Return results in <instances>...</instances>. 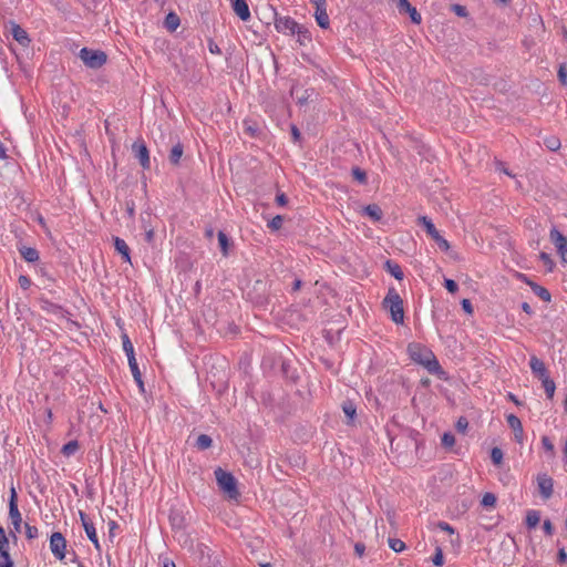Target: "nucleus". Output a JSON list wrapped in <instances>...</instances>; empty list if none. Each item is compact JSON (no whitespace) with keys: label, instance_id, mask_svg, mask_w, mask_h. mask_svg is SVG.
Instances as JSON below:
<instances>
[{"label":"nucleus","instance_id":"obj_58","mask_svg":"<svg viewBox=\"0 0 567 567\" xmlns=\"http://www.w3.org/2000/svg\"><path fill=\"white\" fill-rule=\"evenodd\" d=\"M558 561L560 564H565L567 561V554L564 548L559 549L558 551Z\"/></svg>","mask_w":567,"mask_h":567},{"label":"nucleus","instance_id":"obj_48","mask_svg":"<svg viewBox=\"0 0 567 567\" xmlns=\"http://www.w3.org/2000/svg\"><path fill=\"white\" fill-rule=\"evenodd\" d=\"M18 282L19 286L24 290L29 289L31 286V280L24 275L19 276Z\"/></svg>","mask_w":567,"mask_h":567},{"label":"nucleus","instance_id":"obj_43","mask_svg":"<svg viewBox=\"0 0 567 567\" xmlns=\"http://www.w3.org/2000/svg\"><path fill=\"white\" fill-rule=\"evenodd\" d=\"M542 445L544 447V450L550 454H554V444L553 442L550 441L549 437L547 436H543L542 437Z\"/></svg>","mask_w":567,"mask_h":567},{"label":"nucleus","instance_id":"obj_29","mask_svg":"<svg viewBox=\"0 0 567 567\" xmlns=\"http://www.w3.org/2000/svg\"><path fill=\"white\" fill-rule=\"evenodd\" d=\"M182 155H183V147L181 144H177V145L173 146V148L171 151L169 161L173 164H178Z\"/></svg>","mask_w":567,"mask_h":567},{"label":"nucleus","instance_id":"obj_16","mask_svg":"<svg viewBox=\"0 0 567 567\" xmlns=\"http://www.w3.org/2000/svg\"><path fill=\"white\" fill-rule=\"evenodd\" d=\"M315 18L318 25L322 29H328L330 25L329 16L327 13V6L316 8Z\"/></svg>","mask_w":567,"mask_h":567},{"label":"nucleus","instance_id":"obj_22","mask_svg":"<svg viewBox=\"0 0 567 567\" xmlns=\"http://www.w3.org/2000/svg\"><path fill=\"white\" fill-rule=\"evenodd\" d=\"M544 145L551 152H556L560 148V140L555 135L544 137Z\"/></svg>","mask_w":567,"mask_h":567},{"label":"nucleus","instance_id":"obj_5","mask_svg":"<svg viewBox=\"0 0 567 567\" xmlns=\"http://www.w3.org/2000/svg\"><path fill=\"white\" fill-rule=\"evenodd\" d=\"M82 62L91 69H99L106 62V54L101 50L81 49L79 53Z\"/></svg>","mask_w":567,"mask_h":567},{"label":"nucleus","instance_id":"obj_1","mask_svg":"<svg viewBox=\"0 0 567 567\" xmlns=\"http://www.w3.org/2000/svg\"><path fill=\"white\" fill-rule=\"evenodd\" d=\"M408 352L414 362L423 365L430 373L439 377L444 375V371L442 370L439 361L429 348L421 343H411L408 347Z\"/></svg>","mask_w":567,"mask_h":567},{"label":"nucleus","instance_id":"obj_15","mask_svg":"<svg viewBox=\"0 0 567 567\" xmlns=\"http://www.w3.org/2000/svg\"><path fill=\"white\" fill-rule=\"evenodd\" d=\"M233 9L243 21L249 20L250 11L245 0H235L233 2Z\"/></svg>","mask_w":567,"mask_h":567},{"label":"nucleus","instance_id":"obj_45","mask_svg":"<svg viewBox=\"0 0 567 567\" xmlns=\"http://www.w3.org/2000/svg\"><path fill=\"white\" fill-rule=\"evenodd\" d=\"M444 287L446 288V290L451 293H455L457 291V284L452 280V279H445L444 280Z\"/></svg>","mask_w":567,"mask_h":567},{"label":"nucleus","instance_id":"obj_38","mask_svg":"<svg viewBox=\"0 0 567 567\" xmlns=\"http://www.w3.org/2000/svg\"><path fill=\"white\" fill-rule=\"evenodd\" d=\"M441 441L443 446L452 447L455 443V437L451 433H444Z\"/></svg>","mask_w":567,"mask_h":567},{"label":"nucleus","instance_id":"obj_63","mask_svg":"<svg viewBox=\"0 0 567 567\" xmlns=\"http://www.w3.org/2000/svg\"><path fill=\"white\" fill-rule=\"evenodd\" d=\"M507 396H508V399H509L511 401H513L516 405H520V404H522V402H520V401H519V400H518V399H517L513 393H508V394H507Z\"/></svg>","mask_w":567,"mask_h":567},{"label":"nucleus","instance_id":"obj_51","mask_svg":"<svg viewBox=\"0 0 567 567\" xmlns=\"http://www.w3.org/2000/svg\"><path fill=\"white\" fill-rule=\"evenodd\" d=\"M468 426V422L465 417H460L456 422V429L460 432H465Z\"/></svg>","mask_w":567,"mask_h":567},{"label":"nucleus","instance_id":"obj_8","mask_svg":"<svg viewBox=\"0 0 567 567\" xmlns=\"http://www.w3.org/2000/svg\"><path fill=\"white\" fill-rule=\"evenodd\" d=\"M80 520L82 524V527L87 536V538L92 542L95 549L97 551H101V544L99 542L97 533L94 523L92 519L82 511L79 512Z\"/></svg>","mask_w":567,"mask_h":567},{"label":"nucleus","instance_id":"obj_6","mask_svg":"<svg viewBox=\"0 0 567 567\" xmlns=\"http://www.w3.org/2000/svg\"><path fill=\"white\" fill-rule=\"evenodd\" d=\"M49 547L56 560L63 561L65 559L68 543L65 537L60 532H54L50 536Z\"/></svg>","mask_w":567,"mask_h":567},{"label":"nucleus","instance_id":"obj_4","mask_svg":"<svg viewBox=\"0 0 567 567\" xmlns=\"http://www.w3.org/2000/svg\"><path fill=\"white\" fill-rule=\"evenodd\" d=\"M417 223L422 225L426 234L436 243L442 251L447 252L451 248L450 243L441 236L432 220L426 216H420Z\"/></svg>","mask_w":567,"mask_h":567},{"label":"nucleus","instance_id":"obj_40","mask_svg":"<svg viewBox=\"0 0 567 567\" xmlns=\"http://www.w3.org/2000/svg\"><path fill=\"white\" fill-rule=\"evenodd\" d=\"M282 217L280 215L275 216L268 224L269 228L272 230H278L282 226Z\"/></svg>","mask_w":567,"mask_h":567},{"label":"nucleus","instance_id":"obj_37","mask_svg":"<svg viewBox=\"0 0 567 567\" xmlns=\"http://www.w3.org/2000/svg\"><path fill=\"white\" fill-rule=\"evenodd\" d=\"M496 502V497L493 493H486L484 496H483V499H482V505L484 507H489V506H493Z\"/></svg>","mask_w":567,"mask_h":567},{"label":"nucleus","instance_id":"obj_17","mask_svg":"<svg viewBox=\"0 0 567 567\" xmlns=\"http://www.w3.org/2000/svg\"><path fill=\"white\" fill-rule=\"evenodd\" d=\"M9 518L13 526V530L16 533H20L21 524H22V516H21V513L19 512L18 505L12 504L11 508H9Z\"/></svg>","mask_w":567,"mask_h":567},{"label":"nucleus","instance_id":"obj_62","mask_svg":"<svg viewBox=\"0 0 567 567\" xmlns=\"http://www.w3.org/2000/svg\"><path fill=\"white\" fill-rule=\"evenodd\" d=\"M291 133H292L293 140L298 141L299 137H300V133H299V131H298V128L296 126L291 127Z\"/></svg>","mask_w":567,"mask_h":567},{"label":"nucleus","instance_id":"obj_47","mask_svg":"<svg viewBox=\"0 0 567 567\" xmlns=\"http://www.w3.org/2000/svg\"><path fill=\"white\" fill-rule=\"evenodd\" d=\"M9 547V540L4 534V530L2 527H0V550L8 549Z\"/></svg>","mask_w":567,"mask_h":567},{"label":"nucleus","instance_id":"obj_35","mask_svg":"<svg viewBox=\"0 0 567 567\" xmlns=\"http://www.w3.org/2000/svg\"><path fill=\"white\" fill-rule=\"evenodd\" d=\"M352 175L361 184H364L367 182V174H365V172L360 169L359 167H354L352 169Z\"/></svg>","mask_w":567,"mask_h":567},{"label":"nucleus","instance_id":"obj_11","mask_svg":"<svg viewBox=\"0 0 567 567\" xmlns=\"http://www.w3.org/2000/svg\"><path fill=\"white\" fill-rule=\"evenodd\" d=\"M537 485L544 499H548L553 495L554 482L547 474H539L537 476Z\"/></svg>","mask_w":567,"mask_h":567},{"label":"nucleus","instance_id":"obj_19","mask_svg":"<svg viewBox=\"0 0 567 567\" xmlns=\"http://www.w3.org/2000/svg\"><path fill=\"white\" fill-rule=\"evenodd\" d=\"M127 360H128V365H130L131 372L133 374V378L136 381V383L138 384L140 389L143 391L144 390V384H143V381H142V374H141V371L138 369L135 355L128 357Z\"/></svg>","mask_w":567,"mask_h":567},{"label":"nucleus","instance_id":"obj_36","mask_svg":"<svg viewBox=\"0 0 567 567\" xmlns=\"http://www.w3.org/2000/svg\"><path fill=\"white\" fill-rule=\"evenodd\" d=\"M405 13H408L410 16L413 23H415V24L421 23L422 17L414 7H411Z\"/></svg>","mask_w":567,"mask_h":567},{"label":"nucleus","instance_id":"obj_53","mask_svg":"<svg viewBox=\"0 0 567 567\" xmlns=\"http://www.w3.org/2000/svg\"><path fill=\"white\" fill-rule=\"evenodd\" d=\"M167 23L172 29H175L178 25V19L175 14L171 13L167 16Z\"/></svg>","mask_w":567,"mask_h":567},{"label":"nucleus","instance_id":"obj_20","mask_svg":"<svg viewBox=\"0 0 567 567\" xmlns=\"http://www.w3.org/2000/svg\"><path fill=\"white\" fill-rule=\"evenodd\" d=\"M363 214H365L374 221H379L383 216L381 208L377 204L365 206L363 208Z\"/></svg>","mask_w":567,"mask_h":567},{"label":"nucleus","instance_id":"obj_59","mask_svg":"<svg viewBox=\"0 0 567 567\" xmlns=\"http://www.w3.org/2000/svg\"><path fill=\"white\" fill-rule=\"evenodd\" d=\"M276 202H277V203H278V205H280V206L286 205V204H287V197H286V195H285V194H282V193H281V194H278V195L276 196Z\"/></svg>","mask_w":567,"mask_h":567},{"label":"nucleus","instance_id":"obj_28","mask_svg":"<svg viewBox=\"0 0 567 567\" xmlns=\"http://www.w3.org/2000/svg\"><path fill=\"white\" fill-rule=\"evenodd\" d=\"M213 440L206 434H200L196 440V446L199 450H206L212 446Z\"/></svg>","mask_w":567,"mask_h":567},{"label":"nucleus","instance_id":"obj_57","mask_svg":"<svg viewBox=\"0 0 567 567\" xmlns=\"http://www.w3.org/2000/svg\"><path fill=\"white\" fill-rule=\"evenodd\" d=\"M437 527L441 528L442 530L450 533V534L454 533L453 528L447 523L441 522V523H439Z\"/></svg>","mask_w":567,"mask_h":567},{"label":"nucleus","instance_id":"obj_50","mask_svg":"<svg viewBox=\"0 0 567 567\" xmlns=\"http://www.w3.org/2000/svg\"><path fill=\"white\" fill-rule=\"evenodd\" d=\"M432 560L435 566L443 565L444 560H443V553H442L441 548H436L435 555Z\"/></svg>","mask_w":567,"mask_h":567},{"label":"nucleus","instance_id":"obj_30","mask_svg":"<svg viewBox=\"0 0 567 567\" xmlns=\"http://www.w3.org/2000/svg\"><path fill=\"white\" fill-rule=\"evenodd\" d=\"M218 243L224 256L228 255L229 240L224 231L218 233Z\"/></svg>","mask_w":567,"mask_h":567},{"label":"nucleus","instance_id":"obj_32","mask_svg":"<svg viewBox=\"0 0 567 567\" xmlns=\"http://www.w3.org/2000/svg\"><path fill=\"white\" fill-rule=\"evenodd\" d=\"M0 567H13L8 549L0 550Z\"/></svg>","mask_w":567,"mask_h":567},{"label":"nucleus","instance_id":"obj_54","mask_svg":"<svg viewBox=\"0 0 567 567\" xmlns=\"http://www.w3.org/2000/svg\"><path fill=\"white\" fill-rule=\"evenodd\" d=\"M461 303H462V308L465 312H467L468 315H471L473 312V308H472L471 301L468 299H463Z\"/></svg>","mask_w":567,"mask_h":567},{"label":"nucleus","instance_id":"obj_56","mask_svg":"<svg viewBox=\"0 0 567 567\" xmlns=\"http://www.w3.org/2000/svg\"><path fill=\"white\" fill-rule=\"evenodd\" d=\"M12 504L13 505H18V503H17V492H16L14 487H11V489H10L9 508H11Z\"/></svg>","mask_w":567,"mask_h":567},{"label":"nucleus","instance_id":"obj_12","mask_svg":"<svg viewBox=\"0 0 567 567\" xmlns=\"http://www.w3.org/2000/svg\"><path fill=\"white\" fill-rule=\"evenodd\" d=\"M529 367L532 372L540 380L545 377H548V371L545 367V363L538 359L536 355H532L529 360Z\"/></svg>","mask_w":567,"mask_h":567},{"label":"nucleus","instance_id":"obj_41","mask_svg":"<svg viewBox=\"0 0 567 567\" xmlns=\"http://www.w3.org/2000/svg\"><path fill=\"white\" fill-rule=\"evenodd\" d=\"M24 528H25V536L29 539H34V538L38 537L39 530H38V528L35 526H31L29 524H25Z\"/></svg>","mask_w":567,"mask_h":567},{"label":"nucleus","instance_id":"obj_39","mask_svg":"<svg viewBox=\"0 0 567 567\" xmlns=\"http://www.w3.org/2000/svg\"><path fill=\"white\" fill-rule=\"evenodd\" d=\"M540 259L544 262V265L546 266L547 270L553 271L555 264H554L553 259L550 258V256L546 252H542Z\"/></svg>","mask_w":567,"mask_h":567},{"label":"nucleus","instance_id":"obj_55","mask_svg":"<svg viewBox=\"0 0 567 567\" xmlns=\"http://www.w3.org/2000/svg\"><path fill=\"white\" fill-rule=\"evenodd\" d=\"M543 528H544V530H545V533H546L547 535H549V536H550V535H553V533H554V527H553V525H551L550 520H548V519H547V520H545V522H544V524H543Z\"/></svg>","mask_w":567,"mask_h":567},{"label":"nucleus","instance_id":"obj_52","mask_svg":"<svg viewBox=\"0 0 567 567\" xmlns=\"http://www.w3.org/2000/svg\"><path fill=\"white\" fill-rule=\"evenodd\" d=\"M400 12H406L412 6L409 0H396Z\"/></svg>","mask_w":567,"mask_h":567},{"label":"nucleus","instance_id":"obj_31","mask_svg":"<svg viewBox=\"0 0 567 567\" xmlns=\"http://www.w3.org/2000/svg\"><path fill=\"white\" fill-rule=\"evenodd\" d=\"M122 344H123V350L126 354V357H132V355H135L134 353V347L130 340V338L127 337V334H124L122 337Z\"/></svg>","mask_w":567,"mask_h":567},{"label":"nucleus","instance_id":"obj_61","mask_svg":"<svg viewBox=\"0 0 567 567\" xmlns=\"http://www.w3.org/2000/svg\"><path fill=\"white\" fill-rule=\"evenodd\" d=\"M522 309H523L527 315H532V313H533V310H532L530 306H529L527 302H523V305H522Z\"/></svg>","mask_w":567,"mask_h":567},{"label":"nucleus","instance_id":"obj_10","mask_svg":"<svg viewBox=\"0 0 567 567\" xmlns=\"http://www.w3.org/2000/svg\"><path fill=\"white\" fill-rule=\"evenodd\" d=\"M132 151L135 157L140 161V164L143 168H150V153L148 150L142 140H137L132 145Z\"/></svg>","mask_w":567,"mask_h":567},{"label":"nucleus","instance_id":"obj_18","mask_svg":"<svg viewBox=\"0 0 567 567\" xmlns=\"http://www.w3.org/2000/svg\"><path fill=\"white\" fill-rule=\"evenodd\" d=\"M115 250L122 256V258L131 264L130 248L124 239L120 237L114 238Z\"/></svg>","mask_w":567,"mask_h":567},{"label":"nucleus","instance_id":"obj_13","mask_svg":"<svg viewBox=\"0 0 567 567\" xmlns=\"http://www.w3.org/2000/svg\"><path fill=\"white\" fill-rule=\"evenodd\" d=\"M11 34L13 39L22 47H28L30 38L24 29L17 23H11Z\"/></svg>","mask_w":567,"mask_h":567},{"label":"nucleus","instance_id":"obj_33","mask_svg":"<svg viewBox=\"0 0 567 567\" xmlns=\"http://www.w3.org/2000/svg\"><path fill=\"white\" fill-rule=\"evenodd\" d=\"M512 430H513V433H514V440L519 445H523L525 435H524V430H523L522 423L517 427H513Z\"/></svg>","mask_w":567,"mask_h":567},{"label":"nucleus","instance_id":"obj_14","mask_svg":"<svg viewBox=\"0 0 567 567\" xmlns=\"http://www.w3.org/2000/svg\"><path fill=\"white\" fill-rule=\"evenodd\" d=\"M523 277H524L525 282L530 287L532 291L537 297H539L545 302H550L551 295L545 287L539 286L538 284L528 280L525 276H523Z\"/></svg>","mask_w":567,"mask_h":567},{"label":"nucleus","instance_id":"obj_26","mask_svg":"<svg viewBox=\"0 0 567 567\" xmlns=\"http://www.w3.org/2000/svg\"><path fill=\"white\" fill-rule=\"evenodd\" d=\"M79 451V443L78 441H70L62 447V453L64 456L70 457L74 455Z\"/></svg>","mask_w":567,"mask_h":567},{"label":"nucleus","instance_id":"obj_21","mask_svg":"<svg viewBox=\"0 0 567 567\" xmlns=\"http://www.w3.org/2000/svg\"><path fill=\"white\" fill-rule=\"evenodd\" d=\"M295 35H297V41L300 45H307L311 42V34L309 30L305 25H299Z\"/></svg>","mask_w":567,"mask_h":567},{"label":"nucleus","instance_id":"obj_27","mask_svg":"<svg viewBox=\"0 0 567 567\" xmlns=\"http://www.w3.org/2000/svg\"><path fill=\"white\" fill-rule=\"evenodd\" d=\"M388 271L398 280L403 279V271L398 264L386 262Z\"/></svg>","mask_w":567,"mask_h":567},{"label":"nucleus","instance_id":"obj_2","mask_svg":"<svg viewBox=\"0 0 567 567\" xmlns=\"http://www.w3.org/2000/svg\"><path fill=\"white\" fill-rule=\"evenodd\" d=\"M383 307L391 315V319L398 323L402 324L404 322V310H403V300L394 288H390L384 300Z\"/></svg>","mask_w":567,"mask_h":567},{"label":"nucleus","instance_id":"obj_25","mask_svg":"<svg viewBox=\"0 0 567 567\" xmlns=\"http://www.w3.org/2000/svg\"><path fill=\"white\" fill-rule=\"evenodd\" d=\"M539 520H540V515H539V513L537 511H529V512H527L526 525L529 528H535L539 524Z\"/></svg>","mask_w":567,"mask_h":567},{"label":"nucleus","instance_id":"obj_49","mask_svg":"<svg viewBox=\"0 0 567 567\" xmlns=\"http://www.w3.org/2000/svg\"><path fill=\"white\" fill-rule=\"evenodd\" d=\"M452 11L458 16V17H466L467 16V11H466V8L461 6V4H453L452 6Z\"/></svg>","mask_w":567,"mask_h":567},{"label":"nucleus","instance_id":"obj_64","mask_svg":"<svg viewBox=\"0 0 567 567\" xmlns=\"http://www.w3.org/2000/svg\"><path fill=\"white\" fill-rule=\"evenodd\" d=\"M311 3L315 4L316 8L322 7L326 4V0H309Z\"/></svg>","mask_w":567,"mask_h":567},{"label":"nucleus","instance_id":"obj_24","mask_svg":"<svg viewBox=\"0 0 567 567\" xmlns=\"http://www.w3.org/2000/svg\"><path fill=\"white\" fill-rule=\"evenodd\" d=\"M21 255L29 262H34L39 259L38 250L31 247H23L21 249Z\"/></svg>","mask_w":567,"mask_h":567},{"label":"nucleus","instance_id":"obj_46","mask_svg":"<svg viewBox=\"0 0 567 567\" xmlns=\"http://www.w3.org/2000/svg\"><path fill=\"white\" fill-rule=\"evenodd\" d=\"M506 420L511 429L517 427L522 423L520 420L512 413L506 415Z\"/></svg>","mask_w":567,"mask_h":567},{"label":"nucleus","instance_id":"obj_7","mask_svg":"<svg viewBox=\"0 0 567 567\" xmlns=\"http://www.w3.org/2000/svg\"><path fill=\"white\" fill-rule=\"evenodd\" d=\"M274 25L279 33L285 35H295L300 24L288 16H279L276 13Z\"/></svg>","mask_w":567,"mask_h":567},{"label":"nucleus","instance_id":"obj_9","mask_svg":"<svg viewBox=\"0 0 567 567\" xmlns=\"http://www.w3.org/2000/svg\"><path fill=\"white\" fill-rule=\"evenodd\" d=\"M551 243L564 262H567V238L556 228L553 227L549 234Z\"/></svg>","mask_w":567,"mask_h":567},{"label":"nucleus","instance_id":"obj_3","mask_svg":"<svg viewBox=\"0 0 567 567\" xmlns=\"http://www.w3.org/2000/svg\"><path fill=\"white\" fill-rule=\"evenodd\" d=\"M215 477L219 488L227 495L229 499H237L239 492L234 475L218 467L215 470Z\"/></svg>","mask_w":567,"mask_h":567},{"label":"nucleus","instance_id":"obj_44","mask_svg":"<svg viewBox=\"0 0 567 567\" xmlns=\"http://www.w3.org/2000/svg\"><path fill=\"white\" fill-rule=\"evenodd\" d=\"M343 412L350 420H352L355 415V408L352 403H346L343 404Z\"/></svg>","mask_w":567,"mask_h":567},{"label":"nucleus","instance_id":"obj_42","mask_svg":"<svg viewBox=\"0 0 567 567\" xmlns=\"http://www.w3.org/2000/svg\"><path fill=\"white\" fill-rule=\"evenodd\" d=\"M558 80L563 85H567V69L564 64L559 65Z\"/></svg>","mask_w":567,"mask_h":567},{"label":"nucleus","instance_id":"obj_60","mask_svg":"<svg viewBox=\"0 0 567 567\" xmlns=\"http://www.w3.org/2000/svg\"><path fill=\"white\" fill-rule=\"evenodd\" d=\"M154 238V230L153 229H150L145 233V239L147 243H152Z\"/></svg>","mask_w":567,"mask_h":567},{"label":"nucleus","instance_id":"obj_23","mask_svg":"<svg viewBox=\"0 0 567 567\" xmlns=\"http://www.w3.org/2000/svg\"><path fill=\"white\" fill-rule=\"evenodd\" d=\"M548 399H553L556 390L555 382L548 377L540 379Z\"/></svg>","mask_w":567,"mask_h":567},{"label":"nucleus","instance_id":"obj_34","mask_svg":"<svg viewBox=\"0 0 567 567\" xmlns=\"http://www.w3.org/2000/svg\"><path fill=\"white\" fill-rule=\"evenodd\" d=\"M389 546L395 553H400L405 548V544L402 540L395 538L389 539Z\"/></svg>","mask_w":567,"mask_h":567}]
</instances>
